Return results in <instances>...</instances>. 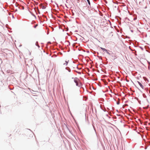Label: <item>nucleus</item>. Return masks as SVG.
I'll return each mask as SVG.
<instances>
[{
	"label": "nucleus",
	"instance_id": "6e6552de",
	"mask_svg": "<svg viewBox=\"0 0 150 150\" xmlns=\"http://www.w3.org/2000/svg\"><path fill=\"white\" fill-rule=\"evenodd\" d=\"M38 25V24H37L35 26V28Z\"/></svg>",
	"mask_w": 150,
	"mask_h": 150
},
{
	"label": "nucleus",
	"instance_id": "9d476101",
	"mask_svg": "<svg viewBox=\"0 0 150 150\" xmlns=\"http://www.w3.org/2000/svg\"><path fill=\"white\" fill-rule=\"evenodd\" d=\"M13 18V15H12Z\"/></svg>",
	"mask_w": 150,
	"mask_h": 150
},
{
	"label": "nucleus",
	"instance_id": "423d86ee",
	"mask_svg": "<svg viewBox=\"0 0 150 150\" xmlns=\"http://www.w3.org/2000/svg\"><path fill=\"white\" fill-rule=\"evenodd\" d=\"M87 1L88 3V4L90 5V2L89 1V0H87Z\"/></svg>",
	"mask_w": 150,
	"mask_h": 150
},
{
	"label": "nucleus",
	"instance_id": "39448f33",
	"mask_svg": "<svg viewBox=\"0 0 150 150\" xmlns=\"http://www.w3.org/2000/svg\"><path fill=\"white\" fill-rule=\"evenodd\" d=\"M67 61H65V62L64 63V65H67Z\"/></svg>",
	"mask_w": 150,
	"mask_h": 150
},
{
	"label": "nucleus",
	"instance_id": "f03ea898",
	"mask_svg": "<svg viewBox=\"0 0 150 150\" xmlns=\"http://www.w3.org/2000/svg\"><path fill=\"white\" fill-rule=\"evenodd\" d=\"M103 21H101L100 25L101 26H106V25L108 24V21L106 19H102Z\"/></svg>",
	"mask_w": 150,
	"mask_h": 150
},
{
	"label": "nucleus",
	"instance_id": "f8f14e48",
	"mask_svg": "<svg viewBox=\"0 0 150 150\" xmlns=\"http://www.w3.org/2000/svg\"><path fill=\"white\" fill-rule=\"evenodd\" d=\"M38 45V47H39V45Z\"/></svg>",
	"mask_w": 150,
	"mask_h": 150
},
{
	"label": "nucleus",
	"instance_id": "f257e3e1",
	"mask_svg": "<svg viewBox=\"0 0 150 150\" xmlns=\"http://www.w3.org/2000/svg\"><path fill=\"white\" fill-rule=\"evenodd\" d=\"M72 79H74V81L76 83L77 86L81 87L82 85V84L80 80L77 78H72Z\"/></svg>",
	"mask_w": 150,
	"mask_h": 150
},
{
	"label": "nucleus",
	"instance_id": "ddd939ff",
	"mask_svg": "<svg viewBox=\"0 0 150 150\" xmlns=\"http://www.w3.org/2000/svg\"><path fill=\"white\" fill-rule=\"evenodd\" d=\"M43 8H45V7L44 6H43Z\"/></svg>",
	"mask_w": 150,
	"mask_h": 150
},
{
	"label": "nucleus",
	"instance_id": "7ed1b4c3",
	"mask_svg": "<svg viewBox=\"0 0 150 150\" xmlns=\"http://www.w3.org/2000/svg\"><path fill=\"white\" fill-rule=\"evenodd\" d=\"M137 83L139 84V86H140L141 88L142 89H144V85H143L141 82H140L139 81H137Z\"/></svg>",
	"mask_w": 150,
	"mask_h": 150
},
{
	"label": "nucleus",
	"instance_id": "20e7f679",
	"mask_svg": "<svg viewBox=\"0 0 150 150\" xmlns=\"http://www.w3.org/2000/svg\"><path fill=\"white\" fill-rule=\"evenodd\" d=\"M100 48L102 50H103L105 51V52L108 54H110V53L108 52V50H106L104 48H103V47H100Z\"/></svg>",
	"mask_w": 150,
	"mask_h": 150
},
{
	"label": "nucleus",
	"instance_id": "9b49d317",
	"mask_svg": "<svg viewBox=\"0 0 150 150\" xmlns=\"http://www.w3.org/2000/svg\"><path fill=\"white\" fill-rule=\"evenodd\" d=\"M108 21H109L110 23V22L109 20H108Z\"/></svg>",
	"mask_w": 150,
	"mask_h": 150
},
{
	"label": "nucleus",
	"instance_id": "1a4fd4ad",
	"mask_svg": "<svg viewBox=\"0 0 150 150\" xmlns=\"http://www.w3.org/2000/svg\"><path fill=\"white\" fill-rule=\"evenodd\" d=\"M37 44H38V42H36V45H37Z\"/></svg>",
	"mask_w": 150,
	"mask_h": 150
},
{
	"label": "nucleus",
	"instance_id": "0eeeda50",
	"mask_svg": "<svg viewBox=\"0 0 150 150\" xmlns=\"http://www.w3.org/2000/svg\"><path fill=\"white\" fill-rule=\"evenodd\" d=\"M148 62V63H149V65H150V62Z\"/></svg>",
	"mask_w": 150,
	"mask_h": 150
}]
</instances>
